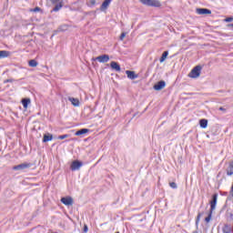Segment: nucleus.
Here are the masks:
<instances>
[{
    "instance_id": "nucleus-1",
    "label": "nucleus",
    "mask_w": 233,
    "mask_h": 233,
    "mask_svg": "<svg viewBox=\"0 0 233 233\" xmlns=\"http://www.w3.org/2000/svg\"><path fill=\"white\" fill-rule=\"evenodd\" d=\"M202 68L201 66H196L189 73L188 77H191L192 79L199 77V76H201Z\"/></svg>"
},
{
    "instance_id": "nucleus-2",
    "label": "nucleus",
    "mask_w": 233,
    "mask_h": 233,
    "mask_svg": "<svg viewBox=\"0 0 233 233\" xmlns=\"http://www.w3.org/2000/svg\"><path fill=\"white\" fill-rule=\"evenodd\" d=\"M140 2L142 3V5H146L147 6H161V3L156 0H140Z\"/></svg>"
},
{
    "instance_id": "nucleus-3",
    "label": "nucleus",
    "mask_w": 233,
    "mask_h": 233,
    "mask_svg": "<svg viewBox=\"0 0 233 233\" xmlns=\"http://www.w3.org/2000/svg\"><path fill=\"white\" fill-rule=\"evenodd\" d=\"M82 167H83V162L79 160H74L71 163L70 169L72 170V172H75V170H79V168H81Z\"/></svg>"
},
{
    "instance_id": "nucleus-4",
    "label": "nucleus",
    "mask_w": 233,
    "mask_h": 233,
    "mask_svg": "<svg viewBox=\"0 0 233 233\" xmlns=\"http://www.w3.org/2000/svg\"><path fill=\"white\" fill-rule=\"evenodd\" d=\"M61 203L66 205V207H70L74 205V198H72V197H64L61 198Z\"/></svg>"
},
{
    "instance_id": "nucleus-5",
    "label": "nucleus",
    "mask_w": 233,
    "mask_h": 233,
    "mask_svg": "<svg viewBox=\"0 0 233 233\" xmlns=\"http://www.w3.org/2000/svg\"><path fill=\"white\" fill-rule=\"evenodd\" d=\"M32 167L31 163H23L13 167V170H25V168H30Z\"/></svg>"
},
{
    "instance_id": "nucleus-6",
    "label": "nucleus",
    "mask_w": 233,
    "mask_h": 233,
    "mask_svg": "<svg viewBox=\"0 0 233 233\" xmlns=\"http://www.w3.org/2000/svg\"><path fill=\"white\" fill-rule=\"evenodd\" d=\"M196 13L198 14V15H210L212 11L207 8H197Z\"/></svg>"
},
{
    "instance_id": "nucleus-7",
    "label": "nucleus",
    "mask_w": 233,
    "mask_h": 233,
    "mask_svg": "<svg viewBox=\"0 0 233 233\" xmlns=\"http://www.w3.org/2000/svg\"><path fill=\"white\" fill-rule=\"evenodd\" d=\"M94 61H98V63H108V61H110V56L108 55H102L96 57Z\"/></svg>"
},
{
    "instance_id": "nucleus-8",
    "label": "nucleus",
    "mask_w": 233,
    "mask_h": 233,
    "mask_svg": "<svg viewBox=\"0 0 233 233\" xmlns=\"http://www.w3.org/2000/svg\"><path fill=\"white\" fill-rule=\"evenodd\" d=\"M165 86H167V82H165V80H160L154 85L153 88L154 90L159 91V90H163Z\"/></svg>"
},
{
    "instance_id": "nucleus-9",
    "label": "nucleus",
    "mask_w": 233,
    "mask_h": 233,
    "mask_svg": "<svg viewBox=\"0 0 233 233\" xmlns=\"http://www.w3.org/2000/svg\"><path fill=\"white\" fill-rule=\"evenodd\" d=\"M218 204V194H214L212 196V199L210 201V211L216 210V205Z\"/></svg>"
},
{
    "instance_id": "nucleus-10",
    "label": "nucleus",
    "mask_w": 233,
    "mask_h": 233,
    "mask_svg": "<svg viewBox=\"0 0 233 233\" xmlns=\"http://www.w3.org/2000/svg\"><path fill=\"white\" fill-rule=\"evenodd\" d=\"M126 74H127L128 79L134 80V79H137L139 77V75L136 74L135 71L127 70Z\"/></svg>"
},
{
    "instance_id": "nucleus-11",
    "label": "nucleus",
    "mask_w": 233,
    "mask_h": 233,
    "mask_svg": "<svg viewBox=\"0 0 233 233\" xmlns=\"http://www.w3.org/2000/svg\"><path fill=\"white\" fill-rule=\"evenodd\" d=\"M110 67L112 68V70H115L116 72H121V66H119V64L116 61H112L110 63Z\"/></svg>"
},
{
    "instance_id": "nucleus-12",
    "label": "nucleus",
    "mask_w": 233,
    "mask_h": 233,
    "mask_svg": "<svg viewBox=\"0 0 233 233\" xmlns=\"http://www.w3.org/2000/svg\"><path fill=\"white\" fill-rule=\"evenodd\" d=\"M227 176H233V160L229 161L228 167L226 169Z\"/></svg>"
},
{
    "instance_id": "nucleus-13",
    "label": "nucleus",
    "mask_w": 233,
    "mask_h": 233,
    "mask_svg": "<svg viewBox=\"0 0 233 233\" xmlns=\"http://www.w3.org/2000/svg\"><path fill=\"white\" fill-rule=\"evenodd\" d=\"M110 3H112V0H105L100 6V10L102 12H104V10H106V8H108V6L110 5Z\"/></svg>"
},
{
    "instance_id": "nucleus-14",
    "label": "nucleus",
    "mask_w": 233,
    "mask_h": 233,
    "mask_svg": "<svg viewBox=\"0 0 233 233\" xmlns=\"http://www.w3.org/2000/svg\"><path fill=\"white\" fill-rule=\"evenodd\" d=\"M90 132V129L88 128H82L75 133V136H83L85 134H88Z\"/></svg>"
},
{
    "instance_id": "nucleus-15",
    "label": "nucleus",
    "mask_w": 233,
    "mask_h": 233,
    "mask_svg": "<svg viewBox=\"0 0 233 233\" xmlns=\"http://www.w3.org/2000/svg\"><path fill=\"white\" fill-rule=\"evenodd\" d=\"M68 101L72 103L73 106H79V99L75 98V97H69Z\"/></svg>"
},
{
    "instance_id": "nucleus-16",
    "label": "nucleus",
    "mask_w": 233,
    "mask_h": 233,
    "mask_svg": "<svg viewBox=\"0 0 233 233\" xmlns=\"http://www.w3.org/2000/svg\"><path fill=\"white\" fill-rule=\"evenodd\" d=\"M199 125L201 128H207L208 127V120L203 118L199 120Z\"/></svg>"
},
{
    "instance_id": "nucleus-17",
    "label": "nucleus",
    "mask_w": 233,
    "mask_h": 233,
    "mask_svg": "<svg viewBox=\"0 0 233 233\" xmlns=\"http://www.w3.org/2000/svg\"><path fill=\"white\" fill-rule=\"evenodd\" d=\"M52 139H54V137L52 135H44L43 143H48V141H52Z\"/></svg>"
},
{
    "instance_id": "nucleus-18",
    "label": "nucleus",
    "mask_w": 233,
    "mask_h": 233,
    "mask_svg": "<svg viewBox=\"0 0 233 233\" xmlns=\"http://www.w3.org/2000/svg\"><path fill=\"white\" fill-rule=\"evenodd\" d=\"M30 103H31L30 98L22 99V105L24 108H28V105H30Z\"/></svg>"
},
{
    "instance_id": "nucleus-19",
    "label": "nucleus",
    "mask_w": 233,
    "mask_h": 233,
    "mask_svg": "<svg viewBox=\"0 0 233 233\" xmlns=\"http://www.w3.org/2000/svg\"><path fill=\"white\" fill-rule=\"evenodd\" d=\"M62 6L63 1H60L58 4L55 5V7L53 8V12H59Z\"/></svg>"
},
{
    "instance_id": "nucleus-20",
    "label": "nucleus",
    "mask_w": 233,
    "mask_h": 233,
    "mask_svg": "<svg viewBox=\"0 0 233 233\" xmlns=\"http://www.w3.org/2000/svg\"><path fill=\"white\" fill-rule=\"evenodd\" d=\"M167 57H168V51H165V52L162 54L160 59H159V62H160V63H164V62H165V59H167Z\"/></svg>"
},
{
    "instance_id": "nucleus-21",
    "label": "nucleus",
    "mask_w": 233,
    "mask_h": 233,
    "mask_svg": "<svg viewBox=\"0 0 233 233\" xmlns=\"http://www.w3.org/2000/svg\"><path fill=\"white\" fill-rule=\"evenodd\" d=\"M29 66H31L32 68H35V66H37V65H39L35 59H32L28 62Z\"/></svg>"
},
{
    "instance_id": "nucleus-22",
    "label": "nucleus",
    "mask_w": 233,
    "mask_h": 233,
    "mask_svg": "<svg viewBox=\"0 0 233 233\" xmlns=\"http://www.w3.org/2000/svg\"><path fill=\"white\" fill-rule=\"evenodd\" d=\"M222 232L223 233H230V232H232V228H230L229 226L226 224L222 228Z\"/></svg>"
},
{
    "instance_id": "nucleus-23",
    "label": "nucleus",
    "mask_w": 233,
    "mask_h": 233,
    "mask_svg": "<svg viewBox=\"0 0 233 233\" xmlns=\"http://www.w3.org/2000/svg\"><path fill=\"white\" fill-rule=\"evenodd\" d=\"M8 56H9L8 51H5V50L0 51V59H3L5 57H8Z\"/></svg>"
},
{
    "instance_id": "nucleus-24",
    "label": "nucleus",
    "mask_w": 233,
    "mask_h": 233,
    "mask_svg": "<svg viewBox=\"0 0 233 233\" xmlns=\"http://www.w3.org/2000/svg\"><path fill=\"white\" fill-rule=\"evenodd\" d=\"M68 29V25H63L58 27V32H65Z\"/></svg>"
},
{
    "instance_id": "nucleus-25",
    "label": "nucleus",
    "mask_w": 233,
    "mask_h": 233,
    "mask_svg": "<svg viewBox=\"0 0 233 233\" xmlns=\"http://www.w3.org/2000/svg\"><path fill=\"white\" fill-rule=\"evenodd\" d=\"M200 219H201V213H198V215L197 216V218H196V227H197V228L199 225Z\"/></svg>"
},
{
    "instance_id": "nucleus-26",
    "label": "nucleus",
    "mask_w": 233,
    "mask_h": 233,
    "mask_svg": "<svg viewBox=\"0 0 233 233\" xmlns=\"http://www.w3.org/2000/svg\"><path fill=\"white\" fill-rule=\"evenodd\" d=\"M211 219H212V211H210L208 216L205 218V222L209 223Z\"/></svg>"
},
{
    "instance_id": "nucleus-27",
    "label": "nucleus",
    "mask_w": 233,
    "mask_h": 233,
    "mask_svg": "<svg viewBox=\"0 0 233 233\" xmlns=\"http://www.w3.org/2000/svg\"><path fill=\"white\" fill-rule=\"evenodd\" d=\"M169 187H171V188H177V184H176V182H170Z\"/></svg>"
},
{
    "instance_id": "nucleus-28",
    "label": "nucleus",
    "mask_w": 233,
    "mask_h": 233,
    "mask_svg": "<svg viewBox=\"0 0 233 233\" xmlns=\"http://www.w3.org/2000/svg\"><path fill=\"white\" fill-rule=\"evenodd\" d=\"M31 12H41V7H35L34 9H31Z\"/></svg>"
},
{
    "instance_id": "nucleus-29",
    "label": "nucleus",
    "mask_w": 233,
    "mask_h": 233,
    "mask_svg": "<svg viewBox=\"0 0 233 233\" xmlns=\"http://www.w3.org/2000/svg\"><path fill=\"white\" fill-rule=\"evenodd\" d=\"M69 137V135H62V136H59L58 137V139H66V137Z\"/></svg>"
},
{
    "instance_id": "nucleus-30",
    "label": "nucleus",
    "mask_w": 233,
    "mask_h": 233,
    "mask_svg": "<svg viewBox=\"0 0 233 233\" xmlns=\"http://www.w3.org/2000/svg\"><path fill=\"white\" fill-rule=\"evenodd\" d=\"M232 21H233V17H227V18L225 19V22H226V23H232Z\"/></svg>"
},
{
    "instance_id": "nucleus-31",
    "label": "nucleus",
    "mask_w": 233,
    "mask_h": 233,
    "mask_svg": "<svg viewBox=\"0 0 233 233\" xmlns=\"http://www.w3.org/2000/svg\"><path fill=\"white\" fill-rule=\"evenodd\" d=\"M125 37H127V33H122L120 35V41H123V39H125Z\"/></svg>"
},
{
    "instance_id": "nucleus-32",
    "label": "nucleus",
    "mask_w": 233,
    "mask_h": 233,
    "mask_svg": "<svg viewBox=\"0 0 233 233\" xmlns=\"http://www.w3.org/2000/svg\"><path fill=\"white\" fill-rule=\"evenodd\" d=\"M52 5H57L59 3V0H50Z\"/></svg>"
},
{
    "instance_id": "nucleus-33",
    "label": "nucleus",
    "mask_w": 233,
    "mask_h": 233,
    "mask_svg": "<svg viewBox=\"0 0 233 233\" xmlns=\"http://www.w3.org/2000/svg\"><path fill=\"white\" fill-rule=\"evenodd\" d=\"M14 79H6L4 81V83H13Z\"/></svg>"
},
{
    "instance_id": "nucleus-34",
    "label": "nucleus",
    "mask_w": 233,
    "mask_h": 233,
    "mask_svg": "<svg viewBox=\"0 0 233 233\" xmlns=\"http://www.w3.org/2000/svg\"><path fill=\"white\" fill-rule=\"evenodd\" d=\"M218 110H220L221 112H227V109L224 108L223 106H220V107L218 108Z\"/></svg>"
},
{
    "instance_id": "nucleus-35",
    "label": "nucleus",
    "mask_w": 233,
    "mask_h": 233,
    "mask_svg": "<svg viewBox=\"0 0 233 233\" xmlns=\"http://www.w3.org/2000/svg\"><path fill=\"white\" fill-rule=\"evenodd\" d=\"M84 232H88V227L87 226L84 227Z\"/></svg>"
},
{
    "instance_id": "nucleus-36",
    "label": "nucleus",
    "mask_w": 233,
    "mask_h": 233,
    "mask_svg": "<svg viewBox=\"0 0 233 233\" xmlns=\"http://www.w3.org/2000/svg\"><path fill=\"white\" fill-rule=\"evenodd\" d=\"M90 4L93 5H96V0H91Z\"/></svg>"
},
{
    "instance_id": "nucleus-37",
    "label": "nucleus",
    "mask_w": 233,
    "mask_h": 233,
    "mask_svg": "<svg viewBox=\"0 0 233 233\" xmlns=\"http://www.w3.org/2000/svg\"><path fill=\"white\" fill-rule=\"evenodd\" d=\"M228 26H229V27L233 28V23H232V24L228 25Z\"/></svg>"
},
{
    "instance_id": "nucleus-38",
    "label": "nucleus",
    "mask_w": 233,
    "mask_h": 233,
    "mask_svg": "<svg viewBox=\"0 0 233 233\" xmlns=\"http://www.w3.org/2000/svg\"><path fill=\"white\" fill-rule=\"evenodd\" d=\"M192 233H199V232H198V230H195V231H193Z\"/></svg>"
}]
</instances>
